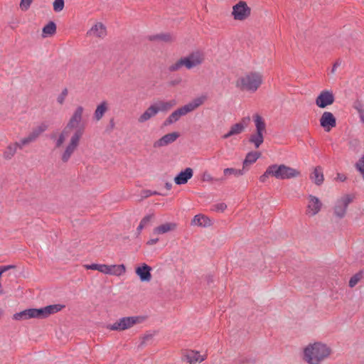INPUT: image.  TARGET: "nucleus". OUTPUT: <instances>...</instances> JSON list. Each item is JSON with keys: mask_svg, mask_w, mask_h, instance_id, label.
<instances>
[{"mask_svg": "<svg viewBox=\"0 0 364 364\" xmlns=\"http://www.w3.org/2000/svg\"><path fill=\"white\" fill-rule=\"evenodd\" d=\"M193 176V171L191 168H186L180 171L175 177L174 182L176 185H183L187 183L189 179Z\"/></svg>", "mask_w": 364, "mask_h": 364, "instance_id": "obj_16", "label": "nucleus"}, {"mask_svg": "<svg viewBox=\"0 0 364 364\" xmlns=\"http://www.w3.org/2000/svg\"><path fill=\"white\" fill-rule=\"evenodd\" d=\"M227 208V205L224 203H217L213 205L211 210L215 212H223Z\"/></svg>", "mask_w": 364, "mask_h": 364, "instance_id": "obj_41", "label": "nucleus"}, {"mask_svg": "<svg viewBox=\"0 0 364 364\" xmlns=\"http://www.w3.org/2000/svg\"><path fill=\"white\" fill-rule=\"evenodd\" d=\"M339 65H340V63H338V61H336V62L334 63V65H333V68H332V70H331V72H332V73H333V72L335 71V69L336 68V67H337V66H339Z\"/></svg>", "mask_w": 364, "mask_h": 364, "instance_id": "obj_61", "label": "nucleus"}, {"mask_svg": "<svg viewBox=\"0 0 364 364\" xmlns=\"http://www.w3.org/2000/svg\"><path fill=\"white\" fill-rule=\"evenodd\" d=\"M53 10L55 12H60L64 8L65 1H64V0H54V2L53 3Z\"/></svg>", "mask_w": 364, "mask_h": 364, "instance_id": "obj_40", "label": "nucleus"}, {"mask_svg": "<svg viewBox=\"0 0 364 364\" xmlns=\"http://www.w3.org/2000/svg\"><path fill=\"white\" fill-rule=\"evenodd\" d=\"M204 61V55L200 51L191 53L186 57L179 58L176 63L171 64L168 70L170 73L176 72L185 67L188 70H191L201 65Z\"/></svg>", "mask_w": 364, "mask_h": 364, "instance_id": "obj_4", "label": "nucleus"}, {"mask_svg": "<svg viewBox=\"0 0 364 364\" xmlns=\"http://www.w3.org/2000/svg\"><path fill=\"white\" fill-rule=\"evenodd\" d=\"M335 101V97L331 91L323 90L316 99V105L320 108H325L332 105Z\"/></svg>", "mask_w": 364, "mask_h": 364, "instance_id": "obj_12", "label": "nucleus"}, {"mask_svg": "<svg viewBox=\"0 0 364 364\" xmlns=\"http://www.w3.org/2000/svg\"><path fill=\"white\" fill-rule=\"evenodd\" d=\"M310 178L317 186H321L323 183L324 178L321 166H318L314 168Z\"/></svg>", "mask_w": 364, "mask_h": 364, "instance_id": "obj_19", "label": "nucleus"}, {"mask_svg": "<svg viewBox=\"0 0 364 364\" xmlns=\"http://www.w3.org/2000/svg\"><path fill=\"white\" fill-rule=\"evenodd\" d=\"M55 134H51V135H50V139H55Z\"/></svg>", "mask_w": 364, "mask_h": 364, "instance_id": "obj_63", "label": "nucleus"}, {"mask_svg": "<svg viewBox=\"0 0 364 364\" xmlns=\"http://www.w3.org/2000/svg\"><path fill=\"white\" fill-rule=\"evenodd\" d=\"M33 0H21L20 8L22 11H26L31 6Z\"/></svg>", "mask_w": 364, "mask_h": 364, "instance_id": "obj_43", "label": "nucleus"}, {"mask_svg": "<svg viewBox=\"0 0 364 364\" xmlns=\"http://www.w3.org/2000/svg\"><path fill=\"white\" fill-rule=\"evenodd\" d=\"M364 271L360 270L358 272L355 274L349 280L348 285L350 287H354L358 282L363 277Z\"/></svg>", "mask_w": 364, "mask_h": 364, "instance_id": "obj_35", "label": "nucleus"}, {"mask_svg": "<svg viewBox=\"0 0 364 364\" xmlns=\"http://www.w3.org/2000/svg\"><path fill=\"white\" fill-rule=\"evenodd\" d=\"M354 107L358 111L362 121L364 122V110L363 109V105L360 102L356 101L354 104Z\"/></svg>", "mask_w": 364, "mask_h": 364, "instance_id": "obj_44", "label": "nucleus"}, {"mask_svg": "<svg viewBox=\"0 0 364 364\" xmlns=\"http://www.w3.org/2000/svg\"><path fill=\"white\" fill-rule=\"evenodd\" d=\"M152 195H161L165 196V194L160 193L157 191H151L150 190H144L142 191V197L143 198H148Z\"/></svg>", "mask_w": 364, "mask_h": 364, "instance_id": "obj_48", "label": "nucleus"}, {"mask_svg": "<svg viewBox=\"0 0 364 364\" xmlns=\"http://www.w3.org/2000/svg\"><path fill=\"white\" fill-rule=\"evenodd\" d=\"M179 136L180 134L177 132L166 134L154 143V147L159 148L167 146L175 141Z\"/></svg>", "mask_w": 364, "mask_h": 364, "instance_id": "obj_14", "label": "nucleus"}, {"mask_svg": "<svg viewBox=\"0 0 364 364\" xmlns=\"http://www.w3.org/2000/svg\"><path fill=\"white\" fill-rule=\"evenodd\" d=\"M165 188L167 189V190H171V188H172V184L170 183V182H166L165 183Z\"/></svg>", "mask_w": 364, "mask_h": 364, "instance_id": "obj_60", "label": "nucleus"}, {"mask_svg": "<svg viewBox=\"0 0 364 364\" xmlns=\"http://www.w3.org/2000/svg\"><path fill=\"white\" fill-rule=\"evenodd\" d=\"M230 130L231 134L233 133L234 135L239 134L244 131V129H242V126L239 124L238 123L233 124L231 127Z\"/></svg>", "mask_w": 364, "mask_h": 364, "instance_id": "obj_42", "label": "nucleus"}, {"mask_svg": "<svg viewBox=\"0 0 364 364\" xmlns=\"http://www.w3.org/2000/svg\"><path fill=\"white\" fill-rule=\"evenodd\" d=\"M206 96L202 95L200 97L194 98L192 101L188 102V104L182 106L177 109H176L174 113L180 119L181 116H184L189 112L194 111L198 107L202 105L206 100Z\"/></svg>", "mask_w": 364, "mask_h": 364, "instance_id": "obj_8", "label": "nucleus"}, {"mask_svg": "<svg viewBox=\"0 0 364 364\" xmlns=\"http://www.w3.org/2000/svg\"><path fill=\"white\" fill-rule=\"evenodd\" d=\"M203 180L204 181L213 182V177H212L209 173H204L203 176Z\"/></svg>", "mask_w": 364, "mask_h": 364, "instance_id": "obj_52", "label": "nucleus"}, {"mask_svg": "<svg viewBox=\"0 0 364 364\" xmlns=\"http://www.w3.org/2000/svg\"><path fill=\"white\" fill-rule=\"evenodd\" d=\"M84 108L78 106L65 127L69 130L75 129L69 144L61 156L63 162L66 163L79 146L80 140L85 132V126L81 124Z\"/></svg>", "mask_w": 364, "mask_h": 364, "instance_id": "obj_1", "label": "nucleus"}, {"mask_svg": "<svg viewBox=\"0 0 364 364\" xmlns=\"http://www.w3.org/2000/svg\"><path fill=\"white\" fill-rule=\"evenodd\" d=\"M353 196L352 195H345L340 199H338L333 208V214L335 217L342 219L345 217L346 210L348 205L353 201Z\"/></svg>", "mask_w": 364, "mask_h": 364, "instance_id": "obj_10", "label": "nucleus"}, {"mask_svg": "<svg viewBox=\"0 0 364 364\" xmlns=\"http://www.w3.org/2000/svg\"><path fill=\"white\" fill-rule=\"evenodd\" d=\"M70 130L64 127L62 132L60 134L58 139L55 141V148H60L65 140V137L69 134Z\"/></svg>", "mask_w": 364, "mask_h": 364, "instance_id": "obj_36", "label": "nucleus"}, {"mask_svg": "<svg viewBox=\"0 0 364 364\" xmlns=\"http://www.w3.org/2000/svg\"><path fill=\"white\" fill-rule=\"evenodd\" d=\"M261 156L259 151H250L247 154L245 159L242 162V166L245 170V167L249 164H254Z\"/></svg>", "mask_w": 364, "mask_h": 364, "instance_id": "obj_25", "label": "nucleus"}, {"mask_svg": "<svg viewBox=\"0 0 364 364\" xmlns=\"http://www.w3.org/2000/svg\"><path fill=\"white\" fill-rule=\"evenodd\" d=\"M158 113L156 105H151L145 112L139 117L138 121L140 123L145 122L154 117Z\"/></svg>", "mask_w": 364, "mask_h": 364, "instance_id": "obj_20", "label": "nucleus"}, {"mask_svg": "<svg viewBox=\"0 0 364 364\" xmlns=\"http://www.w3.org/2000/svg\"><path fill=\"white\" fill-rule=\"evenodd\" d=\"M320 125L326 132H329L336 126V119L330 112H324L320 118Z\"/></svg>", "mask_w": 364, "mask_h": 364, "instance_id": "obj_13", "label": "nucleus"}, {"mask_svg": "<svg viewBox=\"0 0 364 364\" xmlns=\"http://www.w3.org/2000/svg\"><path fill=\"white\" fill-rule=\"evenodd\" d=\"M181 82H182V78L181 77H177V78H176L174 80H170L168 82V85L170 86L174 87V86L180 85Z\"/></svg>", "mask_w": 364, "mask_h": 364, "instance_id": "obj_50", "label": "nucleus"}, {"mask_svg": "<svg viewBox=\"0 0 364 364\" xmlns=\"http://www.w3.org/2000/svg\"><path fill=\"white\" fill-rule=\"evenodd\" d=\"M65 306L61 304H52L39 309L33 308V318H46L50 315L60 311Z\"/></svg>", "mask_w": 364, "mask_h": 364, "instance_id": "obj_9", "label": "nucleus"}, {"mask_svg": "<svg viewBox=\"0 0 364 364\" xmlns=\"http://www.w3.org/2000/svg\"><path fill=\"white\" fill-rule=\"evenodd\" d=\"M205 280L207 282V284L210 287L212 284L214 282V277L212 274H208L205 276Z\"/></svg>", "mask_w": 364, "mask_h": 364, "instance_id": "obj_51", "label": "nucleus"}, {"mask_svg": "<svg viewBox=\"0 0 364 364\" xmlns=\"http://www.w3.org/2000/svg\"><path fill=\"white\" fill-rule=\"evenodd\" d=\"M252 118L255 122L256 132L250 135L249 142L253 144L255 147L258 149L264 142L263 134L266 132V124L262 117L258 114H254Z\"/></svg>", "mask_w": 364, "mask_h": 364, "instance_id": "obj_6", "label": "nucleus"}, {"mask_svg": "<svg viewBox=\"0 0 364 364\" xmlns=\"http://www.w3.org/2000/svg\"><path fill=\"white\" fill-rule=\"evenodd\" d=\"M151 267L143 263L141 266L137 267L135 269L136 275L139 277V279L142 282H148L151 279Z\"/></svg>", "mask_w": 364, "mask_h": 364, "instance_id": "obj_15", "label": "nucleus"}, {"mask_svg": "<svg viewBox=\"0 0 364 364\" xmlns=\"http://www.w3.org/2000/svg\"><path fill=\"white\" fill-rule=\"evenodd\" d=\"M1 267H2L4 272H5L11 269L16 268V266L13 265V264H10V265H6V266H1Z\"/></svg>", "mask_w": 364, "mask_h": 364, "instance_id": "obj_54", "label": "nucleus"}, {"mask_svg": "<svg viewBox=\"0 0 364 364\" xmlns=\"http://www.w3.org/2000/svg\"><path fill=\"white\" fill-rule=\"evenodd\" d=\"M144 319V316H125L119 318L113 324H108L106 328L111 331H122L143 322Z\"/></svg>", "mask_w": 364, "mask_h": 364, "instance_id": "obj_7", "label": "nucleus"}, {"mask_svg": "<svg viewBox=\"0 0 364 364\" xmlns=\"http://www.w3.org/2000/svg\"><path fill=\"white\" fill-rule=\"evenodd\" d=\"M349 149L355 152H358L360 147V142L358 139H351L348 142Z\"/></svg>", "mask_w": 364, "mask_h": 364, "instance_id": "obj_39", "label": "nucleus"}, {"mask_svg": "<svg viewBox=\"0 0 364 364\" xmlns=\"http://www.w3.org/2000/svg\"><path fill=\"white\" fill-rule=\"evenodd\" d=\"M177 227L175 223H166L154 229V234H164L169 231L174 230Z\"/></svg>", "mask_w": 364, "mask_h": 364, "instance_id": "obj_22", "label": "nucleus"}, {"mask_svg": "<svg viewBox=\"0 0 364 364\" xmlns=\"http://www.w3.org/2000/svg\"><path fill=\"white\" fill-rule=\"evenodd\" d=\"M144 227L141 224L139 223L137 229H136V234L137 235H139L141 231V230L144 228Z\"/></svg>", "mask_w": 364, "mask_h": 364, "instance_id": "obj_59", "label": "nucleus"}, {"mask_svg": "<svg viewBox=\"0 0 364 364\" xmlns=\"http://www.w3.org/2000/svg\"><path fill=\"white\" fill-rule=\"evenodd\" d=\"M114 127V119H111L109 123V128L112 130Z\"/></svg>", "mask_w": 364, "mask_h": 364, "instance_id": "obj_58", "label": "nucleus"}, {"mask_svg": "<svg viewBox=\"0 0 364 364\" xmlns=\"http://www.w3.org/2000/svg\"><path fill=\"white\" fill-rule=\"evenodd\" d=\"M30 318H33V308L27 309L20 312H17L14 314L13 319L16 321H23Z\"/></svg>", "mask_w": 364, "mask_h": 364, "instance_id": "obj_23", "label": "nucleus"}, {"mask_svg": "<svg viewBox=\"0 0 364 364\" xmlns=\"http://www.w3.org/2000/svg\"><path fill=\"white\" fill-rule=\"evenodd\" d=\"M87 269L98 270L99 272L107 274L109 272V265L91 264L85 266Z\"/></svg>", "mask_w": 364, "mask_h": 364, "instance_id": "obj_31", "label": "nucleus"}, {"mask_svg": "<svg viewBox=\"0 0 364 364\" xmlns=\"http://www.w3.org/2000/svg\"><path fill=\"white\" fill-rule=\"evenodd\" d=\"M33 141L28 136L21 140H20L19 142H16L15 144H18V147L21 149L23 146L28 144L29 143L32 142Z\"/></svg>", "mask_w": 364, "mask_h": 364, "instance_id": "obj_46", "label": "nucleus"}, {"mask_svg": "<svg viewBox=\"0 0 364 364\" xmlns=\"http://www.w3.org/2000/svg\"><path fill=\"white\" fill-rule=\"evenodd\" d=\"M153 337V336L151 334H146V335H144L142 338V342H141V344H144L146 343V341H149L150 339H151Z\"/></svg>", "mask_w": 364, "mask_h": 364, "instance_id": "obj_53", "label": "nucleus"}, {"mask_svg": "<svg viewBox=\"0 0 364 364\" xmlns=\"http://www.w3.org/2000/svg\"><path fill=\"white\" fill-rule=\"evenodd\" d=\"M159 241V238L150 239L147 241L146 245H152L156 244Z\"/></svg>", "mask_w": 364, "mask_h": 364, "instance_id": "obj_56", "label": "nucleus"}, {"mask_svg": "<svg viewBox=\"0 0 364 364\" xmlns=\"http://www.w3.org/2000/svg\"><path fill=\"white\" fill-rule=\"evenodd\" d=\"M346 176L344 174L342 173H338L337 174V179L340 181H345L346 180Z\"/></svg>", "mask_w": 364, "mask_h": 364, "instance_id": "obj_55", "label": "nucleus"}, {"mask_svg": "<svg viewBox=\"0 0 364 364\" xmlns=\"http://www.w3.org/2000/svg\"><path fill=\"white\" fill-rule=\"evenodd\" d=\"M147 39L150 41L172 43L176 40V37L171 33H161L155 35L148 36Z\"/></svg>", "mask_w": 364, "mask_h": 364, "instance_id": "obj_17", "label": "nucleus"}, {"mask_svg": "<svg viewBox=\"0 0 364 364\" xmlns=\"http://www.w3.org/2000/svg\"><path fill=\"white\" fill-rule=\"evenodd\" d=\"M68 90L66 87L62 90L61 93L58 95L57 98V101L59 104L63 105L64 103L65 99L68 95Z\"/></svg>", "mask_w": 364, "mask_h": 364, "instance_id": "obj_45", "label": "nucleus"}, {"mask_svg": "<svg viewBox=\"0 0 364 364\" xmlns=\"http://www.w3.org/2000/svg\"><path fill=\"white\" fill-rule=\"evenodd\" d=\"M250 14L251 9L245 1H240L232 7V15L235 20H245L250 16Z\"/></svg>", "mask_w": 364, "mask_h": 364, "instance_id": "obj_11", "label": "nucleus"}, {"mask_svg": "<svg viewBox=\"0 0 364 364\" xmlns=\"http://www.w3.org/2000/svg\"><path fill=\"white\" fill-rule=\"evenodd\" d=\"M179 120V118L176 115L174 112H173L164 122L163 126L167 127L169 126Z\"/></svg>", "mask_w": 364, "mask_h": 364, "instance_id": "obj_38", "label": "nucleus"}, {"mask_svg": "<svg viewBox=\"0 0 364 364\" xmlns=\"http://www.w3.org/2000/svg\"><path fill=\"white\" fill-rule=\"evenodd\" d=\"M304 360L309 364H320L331 353V349L320 342L309 344L304 351Z\"/></svg>", "mask_w": 364, "mask_h": 364, "instance_id": "obj_3", "label": "nucleus"}, {"mask_svg": "<svg viewBox=\"0 0 364 364\" xmlns=\"http://www.w3.org/2000/svg\"><path fill=\"white\" fill-rule=\"evenodd\" d=\"M57 26L54 21H49L42 29L43 37L53 36L56 33Z\"/></svg>", "mask_w": 364, "mask_h": 364, "instance_id": "obj_24", "label": "nucleus"}, {"mask_svg": "<svg viewBox=\"0 0 364 364\" xmlns=\"http://www.w3.org/2000/svg\"><path fill=\"white\" fill-rule=\"evenodd\" d=\"M233 135H234L233 133L231 134V130L230 129V131L227 134H224L222 137H223V139H228Z\"/></svg>", "mask_w": 364, "mask_h": 364, "instance_id": "obj_57", "label": "nucleus"}, {"mask_svg": "<svg viewBox=\"0 0 364 364\" xmlns=\"http://www.w3.org/2000/svg\"><path fill=\"white\" fill-rule=\"evenodd\" d=\"M256 362V359L252 357H246V356H239L235 360V364H255Z\"/></svg>", "mask_w": 364, "mask_h": 364, "instance_id": "obj_37", "label": "nucleus"}, {"mask_svg": "<svg viewBox=\"0 0 364 364\" xmlns=\"http://www.w3.org/2000/svg\"><path fill=\"white\" fill-rule=\"evenodd\" d=\"M225 178H213V182H222Z\"/></svg>", "mask_w": 364, "mask_h": 364, "instance_id": "obj_62", "label": "nucleus"}, {"mask_svg": "<svg viewBox=\"0 0 364 364\" xmlns=\"http://www.w3.org/2000/svg\"><path fill=\"white\" fill-rule=\"evenodd\" d=\"M156 105V109H158V112H166L169 110L171 108H172L176 105L175 100H170L167 102L164 101H159Z\"/></svg>", "mask_w": 364, "mask_h": 364, "instance_id": "obj_29", "label": "nucleus"}, {"mask_svg": "<svg viewBox=\"0 0 364 364\" xmlns=\"http://www.w3.org/2000/svg\"><path fill=\"white\" fill-rule=\"evenodd\" d=\"M154 218V214H149L144 216L140 223L145 228L151 220V219Z\"/></svg>", "mask_w": 364, "mask_h": 364, "instance_id": "obj_47", "label": "nucleus"}, {"mask_svg": "<svg viewBox=\"0 0 364 364\" xmlns=\"http://www.w3.org/2000/svg\"><path fill=\"white\" fill-rule=\"evenodd\" d=\"M250 122V117L249 116L242 118L240 122L238 123L239 124L242 126V129H245L248 126Z\"/></svg>", "mask_w": 364, "mask_h": 364, "instance_id": "obj_49", "label": "nucleus"}, {"mask_svg": "<svg viewBox=\"0 0 364 364\" xmlns=\"http://www.w3.org/2000/svg\"><path fill=\"white\" fill-rule=\"evenodd\" d=\"M262 83V76L257 72H250L236 81V87L241 90L255 92Z\"/></svg>", "mask_w": 364, "mask_h": 364, "instance_id": "obj_5", "label": "nucleus"}, {"mask_svg": "<svg viewBox=\"0 0 364 364\" xmlns=\"http://www.w3.org/2000/svg\"><path fill=\"white\" fill-rule=\"evenodd\" d=\"M185 356L190 364H195L197 362H202L205 360L204 357L199 354V352L194 350L188 352Z\"/></svg>", "mask_w": 364, "mask_h": 364, "instance_id": "obj_26", "label": "nucleus"}, {"mask_svg": "<svg viewBox=\"0 0 364 364\" xmlns=\"http://www.w3.org/2000/svg\"><path fill=\"white\" fill-rule=\"evenodd\" d=\"M125 272L126 267L123 264L118 265H109V272H108L107 274L120 276L125 273Z\"/></svg>", "mask_w": 364, "mask_h": 364, "instance_id": "obj_30", "label": "nucleus"}, {"mask_svg": "<svg viewBox=\"0 0 364 364\" xmlns=\"http://www.w3.org/2000/svg\"><path fill=\"white\" fill-rule=\"evenodd\" d=\"M48 129V125L45 123H42L41 125L33 129L31 132L28 134V136L34 141L43 132Z\"/></svg>", "mask_w": 364, "mask_h": 364, "instance_id": "obj_27", "label": "nucleus"}, {"mask_svg": "<svg viewBox=\"0 0 364 364\" xmlns=\"http://www.w3.org/2000/svg\"><path fill=\"white\" fill-rule=\"evenodd\" d=\"M107 110V102L106 101H103L99 105H97V107L95 111V113H94L95 119L97 121L101 119Z\"/></svg>", "mask_w": 364, "mask_h": 364, "instance_id": "obj_28", "label": "nucleus"}, {"mask_svg": "<svg viewBox=\"0 0 364 364\" xmlns=\"http://www.w3.org/2000/svg\"><path fill=\"white\" fill-rule=\"evenodd\" d=\"M17 148H18V144H17L14 143L13 144L9 145L6 147V150L4 151V157L6 159H11L12 156H14V155L15 154Z\"/></svg>", "mask_w": 364, "mask_h": 364, "instance_id": "obj_33", "label": "nucleus"}, {"mask_svg": "<svg viewBox=\"0 0 364 364\" xmlns=\"http://www.w3.org/2000/svg\"><path fill=\"white\" fill-rule=\"evenodd\" d=\"M309 204L308 208L312 210V215H314L320 211L322 203L316 196L313 195H309Z\"/></svg>", "mask_w": 364, "mask_h": 364, "instance_id": "obj_21", "label": "nucleus"}, {"mask_svg": "<svg viewBox=\"0 0 364 364\" xmlns=\"http://www.w3.org/2000/svg\"><path fill=\"white\" fill-rule=\"evenodd\" d=\"M97 37L102 38L106 35V28L102 23H97L91 28Z\"/></svg>", "mask_w": 364, "mask_h": 364, "instance_id": "obj_32", "label": "nucleus"}, {"mask_svg": "<svg viewBox=\"0 0 364 364\" xmlns=\"http://www.w3.org/2000/svg\"><path fill=\"white\" fill-rule=\"evenodd\" d=\"M245 173V170L242 167V169H236L234 168H227L223 170L224 176L235 175L236 176H242Z\"/></svg>", "mask_w": 364, "mask_h": 364, "instance_id": "obj_34", "label": "nucleus"}, {"mask_svg": "<svg viewBox=\"0 0 364 364\" xmlns=\"http://www.w3.org/2000/svg\"><path fill=\"white\" fill-rule=\"evenodd\" d=\"M191 225L200 227H209L212 225V220L207 216L198 214L193 217Z\"/></svg>", "mask_w": 364, "mask_h": 364, "instance_id": "obj_18", "label": "nucleus"}, {"mask_svg": "<svg viewBox=\"0 0 364 364\" xmlns=\"http://www.w3.org/2000/svg\"><path fill=\"white\" fill-rule=\"evenodd\" d=\"M301 176V172L285 164H272L269 166L264 173L259 176V181L264 183L269 176L279 180L290 179Z\"/></svg>", "mask_w": 364, "mask_h": 364, "instance_id": "obj_2", "label": "nucleus"}]
</instances>
